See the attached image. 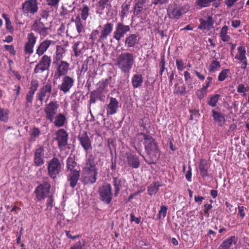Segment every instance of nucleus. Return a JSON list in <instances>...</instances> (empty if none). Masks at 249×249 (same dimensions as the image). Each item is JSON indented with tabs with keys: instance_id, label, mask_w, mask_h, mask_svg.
Wrapping results in <instances>:
<instances>
[{
	"instance_id": "f257e3e1",
	"label": "nucleus",
	"mask_w": 249,
	"mask_h": 249,
	"mask_svg": "<svg viewBox=\"0 0 249 249\" xmlns=\"http://www.w3.org/2000/svg\"><path fill=\"white\" fill-rule=\"evenodd\" d=\"M135 58L132 53L129 52L121 53L116 58L115 65L121 72L129 74L135 64Z\"/></svg>"
},
{
	"instance_id": "f03ea898",
	"label": "nucleus",
	"mask_w": 249,
	"mask_h": 249,
	"mask_svg": "<svg viewBox=\"0 0 249 249\" xmlns=\"http://www.w3.org/2000/svg\"><path fill=\"white\" fill-rule=\"evenodd\" d=\"M140 135L143 136L145 150L154 163V161H156L159 158V149L157 144L152 136L142 132Z\"/></svg>"
},
{
	"instance_id": "7ed1b4c3",
	"label": "nucleus",
	"mask_w": 249,
	"mask_h": 249,
	"mask_svg": "<svg viewBox=\"0 0 249 249\" xmlns=\"http://www.w3.org/2000/svg\"><path fill=\"white\" fill-rule=\"evenodd\" d=\"M31 29L35 32L38 34L41 38H45L48 36L51 31V28L47 22L39 18L36 19L32 25Z\"/></svg>"
},
{
	"instance_id": "20e7f679",
	"label": "nucleus",
	"mask_w": 249,
	"mask_h": 249,
	"mask_svg": "<svg viewBox=\"0 0 249 249\" xmlns=\"http://www.w3.org/2000/svg\"><path fill=\"white\" fill-rule=\"evenodd\" d=\"M39 86V82L36 79L31 80L29 90L25 96L24 109L26 111L30 112L32 107L34 97L36 91Z\"/></svg>"
},
{
	"instance_id": "39448f33",
	"label": "nucleus",
	"mask_w": 249,
	"mask_h": 249,
	"mask_svg": "<svg viewBox=\"0 0 249 249\" xmlns=\"http://www.w3.org/2000/svg\"><path fill=\"white\" fill-rule=\"evenodd\" d=\"M62 165L59 159L55 157H53L48 163L47 167L48 175L53 179L57 178L61 172Z\"/></svg>"
},
{
	"instance_id": "423d86ee",
	"label": "nucleus",
	"mask_w": 249,
	"mask_h": 249,
	"mask_svg": "<svg viewBox=\"0 0 249 249\" xmlns=\"http://www.w3.org/2000/svg\"><path fill=\"white\" fill-rule=\"evenodd\" d=\"M22 11L24 16L31 17L38 10V3L37 0H27L22 4Z\"/></svg>"
},
{
	"instance_id": "0eeeda50",
	"label": "nucleus",
	"mask_w": 249,
	"mask_h": 249,
	"mask_svg": "<svg viewBox=\"0 0 249 249\" xmlns=\"http://www.w3.org/2000/svg\"><path fill=\"white\" fill-rule=\"evenodd\" d=\"M58 108L59 105L56 101H52L45 105L44 111L46 120L49 122H52L57 114Z\"/></svg>"
},
{
	"instance_id": "6e6552de",
	"label": "nucleus",
	"mask_w": 249,
	"mask_h": 249,
	"mask_svg": "<svg viewBox=\"0 0 249 249\" xmlns=\"http://www.w3.org/2000/svg\"><path fill=\"white\" fill-rule=\"evenodd\" d=\"M52 83L50 82H48L40 88L38 92L36 93V100H38L40 102L41 105L42 104L46 97V102L49 100L50 94L52 91Z\"/></svg>"
},
{
	"instance_id": "1a4fd4ad",
	"label": "nucleus",
	"mask_w": 249,
	"mask_h": 249,
	"mask_svg": "<svg viewBox=\"0 0 249 249\" xmlns=\"http://www.w3.org/2000/svg\"><path fill=\"white\" fill-rule=\"evenodd\" d=\"M52 59L51 56L45 54L42 56L38 63L36 65L34 73L36 74L41 73L45 71L48 70L51 66Z\"/></svg>"
},
{
	"instance_id": "9d476101",
	"label": "nucleus",
	"mask_w": 249,
	"mask_h": 249,
	"mask_svg": "<svg viewBox=\"0 0 249 249\" xmlns=\"http://www.w3.org/2000/svg\"><path fill=\"white\" fill-rule=\"evenodd\" d=\"M51 187V184L47 180L38 185L34 192L37 199L38 200L44 199L49 193Z\"/></svg>"
},
{
	"instance_id": "9b49d317",
	"label": "nucleus",
	"mask_w": 249,
	"mask_h": 249,
	"mask_svg": "<svg viewBox=\"0 0 249 249\" xmlns=\"http://www.w3.org/2000/svg\"><path fill=\"white\" fill-rule=\"evenodd\" d=\"M100 199L104 203L109 204L112 199V188L110 184L102 186L99 189Z\"/></svg>"
},
{
	"instance_id": "f8f14e48",
	"label": "nucleus",
	"mask_w": 249,
	"mask_h": 249,
	"mask_svg": "<svg viewBox=\"0 0 249 249\" xmlns=\"http://www.w3.org/2000/svg\"><path fill=\"white\" fill-rule=\"evenodd\" d=\"M37 37L35 34L31 32L27 34L26 41L25 42L23 50L25 54L31 55L34 53V48L37 42Z\"/></svg>"
},
{
	"instance_id": "ddd939ff",
	"label": "nucleus",
	"mask_w": 249,
	"mask_h": 249,
	"mask_svg": "<svg viewBox=\"0 0 249 249\" xmlns=\"http://www.w3.org/2000/svg\"><path fill=\"white\" fill-rule=\"evenodd\" d=\"M130 30V28L129 25H125L123 22H119L116 25L113 37L115 40L119 41Z\"/></svg>"
},
{
	"instance_id": "4468645a",
	"label": "nucleus",
	"mask_w": 249,
	"mask_h": 249,
	"mask_svg": "<svg viewBox=\"0 0 249 249\" xmlns=\"http://www.w3.org/2000/svg\"><path fill=\"white\" fill-rule=\"evenodd\" d=\"M68 132L63 128L56 131L55 140L57 142L59 149H61L66 147L68 144Z\"/></svg>"
},
{
	"instance_id": "2eb2a0df",
	"label": "nucleus",
	"mask_w": 249,
	"mask_h": 249,
	"mask_svg": "<svg viewBox=\"0 0 249 249\" xmlns=\"http://www.w3.org/2000/svg\"><path fill=\"white\" fill-rule=\"evenodd\" d=\"M74 84V80L70 76H63L60 84L58 86V89L63 93L69 92Z\"/></svg>"
},
{
	"instance_id": "dca6fc26",
	"label": "nucleus",
	"mask_w": 249,
	"mask_h": 249,
	"mask_svg": "<svg viewBox=\"0 0 249 249\" xmlns=\"http://www.w3.org/2000/svg\"><path fill=\"white\" fill-rule=\"evenodd\" d=\"M55 64L57 65V68L54 75V78L57 79L62 76H68L67 74L69 71L70 64L63 60L60 62H56Z\"/></svg>"
},
{
	"instance_id": "f3484780",
	"label": "nucleus",
	"mask_w": 249,
	"mask_h": 249,
	"mask_svg": "<svg viewBox=\"0 0 249 249\" xmlns=\"http://www.w3.org/2000/svg\"><path fill=\"white\" fill-rule=\"evenodd\" d=\"M167 15L170 18L178 20L182 15L181 8L177 4H170L167 9Z\"/></svg>"
},
{
	"instance_id": "a211bd4d",
	"label": "nucleus",
	"mask_w": 249,
	"mask_h": 249,
	"mask_svg": "<svg viewBox=\"0 0 249 249\" xmlns=\"http://www.w3.org/2000/svg\"><path fill=\"white\" fill-rule=\"evenodd\" d=\"M45 149L43 146H39L35 150L34 156V163L36 166H40L45 163Z\"/></svg>"
},
{
	"instance_id": "6ab92c4d",
	"label": "nucleus",
	"mask_w": 249,
	"mask_h": 249,
	"mask_svg": "<svg viewBox=\"0 0 249 249\" xmlns=\"http://www.w3.org/2000/svg\"><path fill=\"white\" fill-rule=\"evenodd\" d=\"M77 138L85 151L87 152L89 150L92 149L91 142L86 131L80 133Z\"/></svg>"
},
{
	"instance_id": "aec40b11",
	"label": "nucleus",
	"mask_w": 249,
	"mask_h": 249,
	"mask_svg": "<svg viewBox=\"0 0 249 249\" xmlns=\"http://www.w3.org/2000/svg\"><path fill=\"white\" fill-rule=\"evenodd\" d=\"M82 182L84 185L92 184L96 181L98 172L87 171H82Z\"/></svg>"
},
{
	"instance_id": "412c9836",
	"label": "nucleus",
	"mask_w": 249,
	"mask_h": 249,
	"mask_svg": "<svg viewBox=\"0 0 249 249\" xmlns=\"http://www.w3.org/2000/svg\"><path fill=\"white\" fill-rule=\"evenodd\" d=\"M54 41L47 38L43 40L42 41L40 42L37 46L36 49V54L38 56L43 55L49 47L52 45H54Z\"/></svg>"
},
{
	"instance_id": "4be33fe9",
	"label": "nucleus",
	"mask_w": 249,
	"mask_h": 249,
	"mask_svg": "<svg viewBox=\"0 0 249 249\" xmlns=\"http://www.w3.org/2000/svg\"><path fill=\"white\" fill-rule=\"evenodd\" d=\"M210 166L211 165L207 160L204 159L200 160L198 168L200 174L203 179H206L210 176L209 172Z\"/></svg>"
},
{
	"instance_id": "5701e85b",
	"label": "nucleus",
	"mask_w": 249,
	"mask_h": 249,
	"mask_svg": "<svg viewBox=\"0 0 249 249\" xmlns=\"http://www.w3.org/2000/svg\"><path fill=\"white\" fill-rule=\"evenodd\" d=\"M125 157L128 166L133 169H137L140 167V160L136 154L126 153Z\"/></svg>"
},
{
	"instance_id": "b1692460",
	"label": "nucleus",
	"mask_w": 249,
	"mask_h": 249,
	"mask_svg": "<svg viewBox=\"0 0 249 249\" xmlns=\"http://www.w3.org/2000/svg\"><path fill=\"white\" fill-rule=\"evenodd\" d=\"M69 172L67 175V180L70 183V186L74 188L77 185L80 177V170H74Z\"/></svg>"
},
{
	"instance_id": "393cba45",
	"label": "nucleus",
	"mask_w": 249,
	"mask_h": 249,
	"mask_svg": "<svg viewBox=\"0 0 249 249\" xmlns=\"http://www.w3.org/2000/svg\"><path fill=\"white\" fill-rule=\"evenodd\" d=\"M113 28V24L111 22H107L104 25L98 39V41H104L111 33Z\"/></svg>"
},
{
	"instance_id": "a878e982",
	"label": "nucleus",
	"mask_w": 249,
	"mask_h": 249,
	"mask_svg": "<svg viewBox=\"0 0 249 249\" xmlns=\"http://www.w3.org/2000/svg\"><path fill=\"white\" fill-rule=\"evenodd\" d=\"M199 22L198 29L210 30L213 27L214 21L211 16H208L207 19L201 18L199 19Z\"/></svg>"
},
{
	"instance_id": "bb28decb",
	"label": "nucleus",
	"mask_w": 249,
	"mask_h": 249,
	"mask_svg": "<svg viewBox=\"0 0 249 249\" xmlns=\"http://www.w3.org/2000/svg\"><path fill=\"white\" fill-rule=\"evenodd\" d=\"M237 242V238L235 236H231L221 242L217 249H230Z\"/></svg>"
},
{
	"instance_id": "cd10ccee",
	"label": "nucleus",
	"mask_w": 249,
	"mask_h": 249,
	"mask_svg": "<svg viewBox=\"0 0 249 249\" xmlns=\"http://www.w3.org/2000/svg\"><path fill=\"white\" fill-rule=\"evenodd\" d=\"M119 107L118 100L113 97H110L109 104L107 105V115H111L115 114Z\"/></svg>"
},
{
	"instance_id": "c85d7f7f",
	"label": "nucleus",
	"mask_w": 249,
	"mask_h": 249,
	"mask_svg": "<svg viewBox=\"0 0 249 249\" xmlns=\"http://www.w3.org/2000/svg\"><path fill=\"white\" fill-rule=\"evenodd\" d=\"M140 37L137 34H130L125 38L124 44L127 48L134 47L139 43Z\"/></svg>"
},
{
	"instance_id": "c756f323",
	"label": "nucleus",
	"mask_w": 249,
	"mask_h": 249,
	"mask_svg": "<svg viewBox=\"0 0 249 249\" xmlns=\"http://www.w3.org/2000/svg\"><path fill=\"white\" fill-rule=\"evenodd\" d=\"M50 122L53 123L56 127H61L67 123V119L65 115L59 113L55 116V119L52 122Z\"/></svg>"
},
{
	"instance_id": "7c9ffc66",
	"label": "nucleus",
	"mask_w": 249,
	"mask_h": 249,
	"mask_svg": "<svg viewBox=\"0 0 249 249\" xmlns=\"http://www.w3.org/2000/svg\"><path fill=\"white\" fill-rule=\"evenodd\" d=\"M212 116L214 122L219 126H222L225 122L224 115L220 112L212 109Z\"/></svg>"
},
{
	"instance_id": "2f4dec72",
	"label": "nucleus",
	"mask_w": 249,
	"mask_h": 249,
	"mask_svg": "<svg viewBox=\"0 0 249 249\" xmlns=\"http://www.w3.org/2000/svg\"><path fill=\"white\" fill-rule=\"evenodd\" d=\"M143 77L141 74H134L131 78V83L134 89H137L142 86Z\"/></svg>"
},
{
	"instance_id": "473e14b6",
	"label": "nucleus",
	"mask_w": 249,
	"mask_h": 249,
	"mask_svg": "<svg viewBox=\"0 0 249 249\" xmlns=\"http://www.w3.org/2000/svg\"><path fill=\"white\" fill-rule=\"evenodd\" d=\"M71 20L72 22L75 23L76 31L79 35L84 32L85 25L83 24V22L79 15H77L75 17V18H72Z\"/></svg>"
},
{
	"instance_id": "72a5a7b5",
	"label": "nucleus",
	"mask_w": 249,
	"mask_h": 249,
	"mask_svg": "<svg viewBox=\"0 0 249 249\" xmlns=\"http://www.w3.org/2000/svg\"><path fill=\"white\" fill-rule=\"evenodd\" d=\"M161 185L159 182H153L148 186L147 192L149 195L152 196L155 195L159 191V187Z\"/></svg>"
},
{
	"instance_id": "f704fd0d",
	"label": "nucleus",
	"mask_w": 249,
	"mask_h": 249,
	"mask_svg": "<svg viewBox=\"0 0 249 249\" xmlns=\"http://www.w3.org/2000/svg\"><path fill=\"white\" fill-rule=\"evenodd\" d=\"M237 53L235 56V59L238 60H245L247 58L245 47L243 46H240L237 47Z\"/></svg>"
},
{
	"instance_id": "c9c22d12",
	"label": "nucleus",
	"mask_w": 249,
	"mask_h": 249,
	"mask_svg": "<svg viewBox=\"0 0 249 249\" xmlns=\"http://www.w3.org/2000/svg\"><path fill=\"white\" fill-rule=\"evenodd\" d=\"M77 165V163L75 161L74 156L70 155L67 160L66 168L67 171H71L74 170Z\"/></svg>"
},
{
	"instance_id": "e433bc0d",
	"label": "nucleus",
	"mask_w": 249,
	"mask_h": 249,
	"mask_svg": "<svg viewBox=\"0 0 249 249\" xmlns=\"http://www.w3.org/2000/svg\"><path fill=\"white\" fill-rule=\"evenodd\" d=\"M101 94H102V93H99V92L97 90H94L93 91H92L90 92V99L89 100V112L90 113H91V110L90 109L91 104L95 103L98 99L101 100V98L100 97ZM91 116L92 117H93L92 114H91Z\"/></svg>"
},
{
	"instance_id": "4c0bfd02",
	"label": "nucleus",
	"mask_w": 249,
	"mask_h": 249,
	"mask_svg": "<svg viewBox=\"0 0 249 249\" xmlns=\"http://www.w3.org/2000/svg\"><path fill=\"white\" fill-rule=\"evenodd\" d=\"M229 28L227 25H224L221 28L219 33V36L224 42H228L230 40L231 37L228 35Z\"/></svg>"
},
{
	"instance_id": "58836bf2",
	"label": "nucleus",
	"mask_w": 249,
	"mask_h": 249,
	"mask_svg": "<svg viewBox=\"0 0 249 249\" xmlns=\"http://www.w3.org/2000/svg\"><path fill=\"white\" fill-rule=\"evenodd\" d=\"M220 99V95L215 94L212 95L209 98L207 104L208 105L213 107H214L217 106V104Z\"/></svg>"
},
{
	"instance_id": "ea45409f",
	"label": "nucleus",
	"mask_w": 249,
	"mask_h": 249,
	"mask_svg": "<svg viewBox=\"0 0 249 249\" xmlns=\"http://www.w3.org/2000/svg\"><path fill=\"white\" fill-rule=\"evenodd\" d=\"M65 53L64 49L60 46H57L55 52V55L53 57V63L55 64L60 60L63 57V54Z\"/></svg>"
},
{
	"instance_id": "a19ab883",
	"label": "nucleus",
	"mask_w": 249,
	"mask_h": 249,
	"mask_svg": "<svg viewBox=\"0 0 249 249\" xmlns=\"http://www.w3.org/2000/svg\"><path fill=\"white\" fill-rule=\"evenodd\" d=\"M41 134L40 129L34 126L32 129L29 131V135L30 136V141L35 142L36 138L39 136Z\"/></svg>"
},
{
	"instance_id": "79ce46f5",
	"label": "nucleus",
	"mask_w": 249,
	"mask_h": 249,
	"mask_svg": "<svg viewBox=\"0 0 249 249\" xmlns=\"http://www.w3.org/2000/svg\"><path fill=\"white\" fill-rule=\"evenodd\" d=\"M220 67V62L216 60H213L209 66L208 71L210 73H213L218 71Z\"/></svg>"
},
{
	"instance_id": "37998d69",
	"label": "nucleus",
	"mask_w": 249,
	"mask_h": 249,
	"mask_svg": "<svg viewBox=\"0 0 249 249\" xmlns=\"http://www.w3.org/2000/svg\"><path fill=\"white\" fill-rule=\"evenodd\" d=\"M2 17L4 19L5 21V28L6 30L10 33H13L14 30L13 26L12 25L11 20L10 18L8 17V16L5 13H3L2 14Z\"/></svg>"
},
{
	"instance_id": "c03bdc74",
	"label": "nucleus",
	"mask_w": 249,
	"mask_h": 249,
	"mask_svg": "<svg viewBox=\"0 0 249 249\" xmlns=\"http://www.w3.org/2000/svg\"><path fill=\"white\" fill-rule=\"evenodd\" d=\"M97 164V162L96 161V156L92 154H89L86 160L85 165L96 166Z\"/></svg>"
},
{
	"instance_id": "a18cd8bd",
	"label": "nucleus",
	"mask_w": 249,
	"mask_h": 249,
	"mask_svg": "<svg viewBox=\"0 0 249 249\" xmlns=\"http://www.w3.org/2000/svg\"><path fill=\"white\" fill-rule=\"evenodd\" d=\"M230 74V70L226 69L222 70L219 73L217 80L219 82H222L228 78Z\"/></svg>"
},
{
	"instance_id": "49530a36",
	"label": "nucleus",
	"mask_w": 249,
	"mask_h": 249,
	"mask_svg": "<svg viewBox=\"0 0 249 249\" xmlns=\"http://www.w3.org/2000/svg\"><path fill=\"white\" fill-rule=\"evenodd\" d=\"M9 110L0 107V121L7 122L9 119Z\"/></svg>"
},
{
	"instance_id": "de8ad7c7",
	"label": "nucleus",
	"mask_w": 249,
	"mask_h": 249,
	"mask_svg": "<svg viewBox=\"0 0 249 249\" xmlns=\"http://www.w3.org/2000/svg\"><path fill=\"white\" fill-rule=\"evenodd\" d=\"M80 11H81V16L80 18L83 20H86L89 14V7L86 4H83L82 8L80 9Z\"/></svg>"
},
{
	"instance_id": "09e8293b",
	"label": "nucleus",
	"mask_w": 249,
	"mask_h": 249,
	"mask_svg": "<svg viewBox=\"0 0 249 249\" xmlns=\"http://www.w3.org/2000/svg\"><path fill=\"white\" fill-rule=\"evenodd\" d=\"M208 93V89L204 87L202 88L197 89L196 92L197 98L201 100L203 99L207 95Z\"/></svg>"
},
{
	"instance_id": "8fccbe9b",
	"label": "nucleus",
	"mask_w": 249,
	"mask_h": 249,
	"mask_svg": "<svg viewBox=\"0 0 249 249\" xmlns=\"http://www.w3.org/2000/svg\"><path fill=\"white\" fill-rule=\"evenodd\" d=\"M121 9V11L120 13V16L121 17V19L123 21L129 10V6L127 3L124 2L122 5Z\"/></svg>"
},
{
	"instance_id": "3c124183",
	"label": "nucleus",
	"mask_w": 249,
	"mask_h": 249,
	"mask_svg": "<svg viewBox=\"0 0 249 249\" xmlns=\"http://www.w3.org/2000/svg\"><path fill=\"white\" fill-rule=\"evenodd\" d=\"M80 44H81L80 41H77L74 43L72 47L74 55L76 57L79 56L82 53V48L80 47Z\"/></svg>"
},
{
	"instance_id": "603ef678",
	"label": "nucleus",
	"mask_w": 249,
	"mask_h": 249,
	"mask_svg": "<svg viewBox=\"0 0 249 249\" xmlns=\"http://www.w3.org/2000/svg\"><path fill=\"white\" fill-rule=\"evenodd\" d=\"M143 3L144 1L142 0V1H139L135 4L134 9V14L135 15H139L142 13L143 10Z\"/></svg>"
},
{
	"instance_id": "864d4df0",
	"label": "nucleus",
	"mask_w": 249,
	"mask_h": 249,
	"mask_svg": "<svg viewBox=\"0 0 249 249\" xmlns=\"http://www.w3.org/2000/svg\"><path fill=\"white\" fill-rule=\"evenodd\" d=\"M86 242L85 240L76 242L73 245L71 246L70 249H86Z\"/></svg>"
},
{
	"instance_id": "5fc2aeb1",
	"label": "nucleus",
	"mask_w": 249,
	"mask_h": 249,
	"mask_svg": "<svg viewBox=\"0 0 249 249\" xmlns=\"http://www.w3.org/2000/svg\"><path fill=\"white\" fill-rule=\"evenodd\" d=\"M168 210V207L165 205H162L160 207V210L159 211L158 216L157 218V220H160L161 219V215L164 218L166 216L167 212Z\"/></svg>"
},
{
	"instance_id": "6e6d98bb",
	"label": "nucleus",
	"mask_w": 249,
	"mask_h": 249,
	"mask_svg": "<svg viewBox=\"0 0 249 249\" xmlns=\"http://www.w3.org/2000/svg\"><path fill=\"white\" fill-rule=\"evenodd\" d=\"M107 85L108 83L107 79L100 81L99 83V87L96 90L99 91V93L102 94L104 92L105 89L107 87Z\"/></svg>"
},
{
	"instance_id": "4d7b16f0",
	"label": "nucleus",
	"mask_w": 249,
	"mask_h": 249,
	"mask_svg": "<svg viewBox=\"0 0 249 249\" xmlns=\"http://www.w3.org/2000/svg\"><path fill=\"white\" fill-rule=\"evenodd\" d=\"M110 0H99L97 2V6L99 7V10L103 11L107 6L110 5Z\"/></svg>"
},
{
	"instance_id": "13d9d810",
	"label": "nucleus",
	"mask_w": 249,
	"mask_h": 249,
	"mask_svg": "<svg viewBox=\"0 0 249 249\" xmlns=\"http://www.w3.org/2000/svg\"><path fill=\"white\" fill-rule=\"evenodd\" d=\"M113 186L114 188V196H117L120 192L121 184L120 181H118L116 178H113Z\"/></svg>"
},
{
	"instance_id": "bf43d9fd",
	"label": "nucleus",
	"mask_w": 249,
	"mask_h": 249,
	"mask_svg": "<svg viewBox=\"0 0 249 249\" xmlns=\"http://www.w3.org/2000/svg\"><path fill=\"white\" fill-rule=\"evenodd\" d=\"M176 64L178 70L179 71H182L185 69L184 63L182 59H176Z\"/></svg>"
},
{
	"instance_id": "052dcab7",
	"label": "nucleus",
	"mask_w": 249,
	"mask_h": 249,
	"mask_svg": "<svg viewBox=\"0 0 249 249\" xmlns=\"http://www.w3.org/2000/svg\"><path fill=\"white\" fill-rule=\"evenodd\" d=\"M166 60L164 55H162L160 57V74L161 76L163 71L165 69Z\"/></svg>"
},
{
	"instance_id": "680f3d73",
	"label": "nucleus",
	"mask_w": 249,
	"mask_h": 249,
	"mask_svg": "<svg viewBox=\"0 0 249 249\" xmlns=\"http://www.w3.org/2000/svg\"><path fill=\"white\" fill-rule=\"evenodd\" d=\"M149 123V119L146 117H143L140 120V126L145 129L146 128V125Z\"/></svg>"
},
{
	"instance_id": "e2e57ef3",
	"label": "nucleus",
	"mask_w": 249,
	"mask_h": 249,
	"mask_svg": "<svg viewBox=\"0 0 249 249\" xmlns=\"http://www.w3.org/2000/svg\"><path fill=\"white\" fill-rule=\"evenodd\" d=\"M99 32L98 30H94L92 31L90 35V39L92 40L93 42L96 40L98 38V36H99Z\"/></svg>"
},
{
	"instance_id": "0e129e2a",
	"label": "nucleus",
	"mask_w": 249,
	"mask_h": 249,
	"mask_svg": "<svg viewBox=\"0 0 249 249\" xmlns=\"http://www.w3.org/2000/svg\"><path fill=\"white\" fill-rule=\"evenodd\" d=\"M196 3L200 8L209 7L207 0H196Z\"/></svg>"
},
{
	"instance_id": "69168bd1",
	"label": "nucleus",
	"mask_w": 249,
	"mask_h": 249,
	"mask_svg": "<svg viewBox=\"0 0 249 249\" xmlns=\"http://www.w3.org/2000/svg\"><path fill=\"white\" fill-rule=\"evenodd\" d=\"M53 195H50L49 196L47 200V208L51 210L53 207Z\"/></svg>"
},
{
	"instance_id": "338daca9",
	"label": "nucleus",
	"mask_w": 249,
	"mask_h": 249,
	"mask_svg": "<svg viewBox=\"0 0 249 249\" xmlns=\"http://www.w3.org/2000/svg\"><path fill=\"white\" fill-rule=\"evenodd\" d=\"M4 48L6 51H8L11 54L14 55L16 54V52L13 45H4Z\"/></svg>"
},
{
	"instance_id": "774afa93",
	"label": "nucleus",
	"mask_w": 249,
	"mask_h": 249,
	"mask_svg": "<svg viewBox=\"0 0 249 249\" xmlns=\"http://www.w3.org/2000/svg\"><path fill=\"white\" fill-rule=\"evenodd\" d=\"M248 90L245 87V86L243 84H240L237 87V91L238 93H242L247 91Z\"/></svg>"
}]
</instances>
